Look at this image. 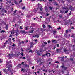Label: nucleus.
Returning a JSON list of instances; mask_svg holds the SVG:
<instances>
[{
    "label": "nucleus",
    "instance_id": "nucleus-1",
    "mask_svg": "<svg viewBox=\"0 0 75 75\" xmlns=\"http://www.w3.org/2000/svg\"><path fill=\"white\" fill-rule=\"evenodd\" d=\"M38 63L39 65H41L42 63V59H40L39 60H38Z\"/></svg>",
    "mask_w": 75,
    "mask_h": 75
},
{
    "label": "nucleus",
    "instance_id": "nucleus-2",
    "mask_svg": "<svg viewBox=\"0 0 75 75\" xmlns=\"http://www.w3.org/2000/svg\"><path fill=\"white\" fill-rule=\"evenodd\" d=\"M61 68H62L63 69L64 71H67V68H68L67 67L64 66H61L60 67Z\"/></svg>",
    "mask_w": 75,
    "mask_h": 75
},
{
    "label": "nucleus",
    "instance_id": "nucleus-3",
    "mask_svg": "<svg viewBox=\"0 0 75 75\" xmlns=\"http://www.w3.org/2000/svg\"><path fill=\"white\" fill-rule=\"evenodd\" d=\"M42 50H40L39 51H38L37 53L38 54V55H41V54H40V52H42Z\"/></svg>",
    "mask_w": 75,
    "mask_h": 75
},
{
    "label": "nucleus",
    "instance_id": "nucleus-4",
    "mask_svg": "<svg viewBox=\"0 0 75 75\" xmlns=\"http://www.w3.org/2000/svg\"><path fill=\"white\" fill-rule=\"evenodd\" d=\"M19 33V32H18V31L17 30H15V32L13 33V34H14V33H16V36H17V35L19 34V33Z\"/></svg>",
    "mask_w": 75,
    "mask_h": 75
},
{
    "label": "nucleus",
    "instance_id": "nucleus-5",
    "mask_svg": "<svg viewBox=\"0 0 75 75\" xmlns=\"http://www.w3.org/2000/svg\"><path fill=\"white\" fill-rule=\"evenodd\" d=\"M52 33H53L54 35H55L57 34V30H52Z\"/></svg>",
    "mask_w": 75,
    "mask_h": 75
},
{
    "label": "nucleus",
    "instance_id": "nucleus-6",
    "mask_svg": "<svg viewBox=\"0 0 75 75\" xmlns=\"http://www.w3.org/2000/svg\"><path fill=\"white\" fill-rule=\"evenodd\" d=\"M34 28H31L30 31H29V32L30 33H34Z\"/></svg>",
    "mask_w": 75,
    "mask_h": 75
},
{
    "label": "nucleus",
    "instance_id": "nucleus-7",
    "mask_svg": "<svg viewBox=\"0 0 75 75\" xmlns=\"http://www.w3.org/2000/svg\"><path fill=\"white\" fill-rule=\"evenodd\" d=\"M7 57H9V58H12V57H13V54H8Z\"/></svg>",
    "mask_w": 75,
    "mask_h": 75
},
{
    "label": "nucleus",
    "instance_id": "nucleus-8",
    "mask_svg": "<svg viewBox=\"0 0 75 75\" xmlns=\"http://www.w3.org/2000/svg\"><path fill=\"white\" fill-rule=\"evenodd\" d=\"M69 9L70 10H71L73 11V10H74V9H73V7L71 6H69Z\"/></svg>",
    "mask_w": 75,
    "mask_h": 75
},
{
    "label": "nucleus",
    "instance_id": "nucleus-9",
    "mask_svg": "<svg viewBox=\"0 0 75 75\" xmlns=\"http://www.w3.org/2000/svg\"><path fill=\"white\" fill-rule=\"evenodd\" d=\"M57 52L58 53V52H61V49H57L56 50Z\"/></svg>",
    "mask_w": 75,
    "mask_h": 75
},
{
    "label": "nucleus",
    "instance_id": "nucleus-10",
    "mask_svg": "<svg viewBox=\"0 0 75 75\" xmlns=\"http://www.w3.org/2000/svg\"><path fill=\"white\" fill-rule=\"evenodd\" d=\"M7 42H8V41L6 40V42H5L4 43V45L3 46L2 45V48H4V47H5V44H7Z\"/></svg>",
    "mask_w": 75,
    "mask_h": 75
},
{
    "label": "nucleus",
    "instance_id": "nucleus-11",
    "mask_svg": "<svg viewBox=\"0 0 75 75\" xmlns=\"http://www.w3.org/2000/svg\"><path fill=\"white\" fill-rule=\"evenodd\" d=\"M62 9H64V10H68V8L67 7H62Z\"/></svg>",
    "mask_w": 75,
    "mask_h": 75
},
{
    "label": "nucleus",
    "instance_id": "nucleus-12",
    "mask_svg": "<svg viewBox=\"0 0 75 75\" xmlns=\"http://www.w3.org/2000/svg\"><path fill=\"white\" fill-rule=\"evenodd\" d=\"M68 32V30H67L66 31V33H65L64 36H67V35H66V34H67Z\"/></svg>",
    "mask_w": 75,
    "mask_h": 75
},
{
    "label": "nucleus",
    "instance_id": "nucleus-13",
    "mask_svg": "<svg viewBox=\"0 0 75 75\" xmlns=\"http://www.w3.org/2000/svg\"><path fill=\"white\" fill-rule=\"evenodd\" d=\"M8 70L9 71V72H11V74H13V73L12 72V71L10 70V69H8Z\"/></svg>",
    "mask_w": 75,
    "mask_h": 75
},
{
    "label": "nucleus",
    "instance_id": "nucleus-14",
    "mask_svg": "<svg viewBox=\"0 0 75 75\" xmlns=\"http://www.w3.org/2000/svg\"><path fill=\"white\" fill-rule=\"evenodd\" d=\"M8 25H7L5 27V28L6 30H8Z\"/></svg>",
    "mask_w": 75,
    "mask_h": 75
},
{
    "label": "nucleus",
    "instance_id": "nucleus-15",
    "mask_svg": "<svg viewBox=\"0 0 75 75\" xmlns=\"http://www.w3.org/2000/svg\"><path fill=\"white\" fill-rule=\"evenodd\" d=\"M22 33H24L25 34H27V32H25V31L23 30L22 31Z\"/></svg>",
    "mask_w": 75,
    "mask_h": 75
},
{
    "label": "nucleus",
    "instance_id": "nucleus-16",
    "mask_svg": "<svg viewBox=\"0 0 75 75\" xmlns=\"http://www.w3.org/2000/svg\"><path fill=\"white\" fill-rule=\"evenodd\" d=\"M54 5H56V6H58V4L57 2H54Z\"/></svg>",
    "mask_w": 75,
    "mask_h": 75
},
{
    "label": "nucleus",
    "instance_id": "nucleus-17",
    "mask_svg": "<svg viewBox=\"0 0 75 75\" xmlns=\"http://www.w3.org/2000/svg\"><path fill=\"white\" fill-rule=\"evenodd\" d=\"M6 69H4L3 70V71L4 72H6Z\"/></svg>",
    "mask_w": 75,
    "mask_h": 75
},
{
    "label": "nucleus",
    "instance_id": "nucleus-18",
    "mask_svg": "<svg viewBox=\"0 0 75 75\" xmlns=\"http://www.w3.org/2000/svg\"><path fill=\"white\" fill-rule=\"evenodd\" d=\"M25 66L26 67H29V65H28L26 64H25Z\"/></svg>",
    "mask_w": 75,
    "mask_h": 75
},
{
    "label": "nucleus",
    "instance_id": "nucleus-19",
    "mask_svg": "<svg viewBox=\"0 0 75 75\" xmlns=\"http://www.w3.org/2000/svg\"><path fill=\"white\" fill-rule=\"evenodd\" d=\"M40 10L41 11H42V6L40 7Z\"/></svg>",
    "mask_w": 75,
    "mask_h": 75
},
{
    "label": "nucleus",
    "instance_id": "nucleus-20",
    "mask_svg": "<svg viewBox=\"0 0 75 75\" xmlns=\"http://www.w3.org/2000/svg\"><path fill=\"white\" fill-rule=\"evenodd\" d=\"M61 61L62 62H64V61H65V60H64V59L63 58H62L61 59Z\"/></svg>",
    "mask_w": 75,
    "mask_h": 75
},
{
    "label": "nucleus",
    "instance_id": "nucleus-21",
    "mask_svg": "<svg viewBox=\"0 0 75 75\" xmlns=\"http://www.w3.org/2000/svg\"><path fill=\"white\" fill-rule=\"evenodd\" d=\"M36 20L37 21H39V20H40V19H39L38 17H36Z\"/></svg>",
    "mask_w": 75,
    "mask_h": 75
},
{
    "label": "nucleus",
    "instance_id": "nucleus-22",
    "mask_svg": "<svg viewBox=\"0 0 75 75\" xmlns=\"http://www.w3.org/2000/svg\"><path fill=\"white\" fill-rule=\"evenodd\" d=\"M35 44L34 43H33V42H30V45H34Z\"/></svg>",
    "mask_w": 75,
    "mask_h": 75
},
{
    "label": "nucleus",
    "instance_id": "nucleus-23",
    "mask_svg": "<svg viewBox=\"0 0 75 75\" xmlns=\"http://www.w3.org/2000/svg\"><path fill=\"white\" fill-rule=\"evenodd\" d=\"M63 51L64 52H65L67 51L68 50H67L66 49H65L63 50Z\"/></svg>",
    "mask_w": 75,
    "mask_h": 75
},
{
    "label": "nucleus",
    "instance_id": "nucleus-24",
    "mask_svg": "<svg viewBox=\"0 0 75 75\" xmlns=\"http://www.w3.org/2000/svg\"><path fill=\"white\" fill-rule=\"evenodd\" d=\"M11 39L10 38H9L8 39V41H9V42H10V43H11Z\"/></svg>",
    "mask_w": 75,
    "mask_h": 75
},
{
    "label": "nucleus",
    "instance_id": "nucleus-25",
    "mask_svg": "<svg viewBox=\"0 0 75 75\" xmlns=\"http://www.w3.org/2000/svg\"><path fill=\"white\" fill-rule=\"evenodd\" d=\"M48 27H49V28H51L52 29V27H51V26H50V25H48Z\"/></svg>",
    "mask_w": 75,
    "mask_h": 75
},
{
    "label": "nucleus",
    "instance_id": "nucleus-26",
    "mask_svg": "<svg viewBox=\"0 0 75 75\" xmlns=\"http://www.w3.org/2000/svg\"><path fill=\"white\" fill-rule=\"evenodd\" d=\"M37 11H38V9H37V10H35L34 11V12H35V13H37Z\"/></svg>",
    "mask_w": 75,
    "mask_h": 75
},
{
    "label": "nucleus",
    "instance_id": "nucleus-27",
    "mask_svg": "<svg viewBox=\"0 0 75 75\" xmlns=\"http://www.w3.org/2000/svg\"><path fill=\"white\" fill-rule=\"evenodd\" d=\"M42 27L43 28H45V25L44 24H43L42 25Z\"/></svg>",
    "mask_w": 75,
    "mask_h": 75
},
{
    "label": "nucleus",
    "instance_id": "nucleus-28",
    "mask_svg": "<svg viewBox=\"0 0 75 75\" xmlns=\"http://www.w3.org/2000/svg\"><path fill=\"white\" fill-rule=\"evenodd\" d=\"M52 8L51 6H49V9H50V10H52Z\"/></svg>",
    "mask_w": 75,
    "mask_h": 75
},
{
    "label": "nucleus",
    "instance_id": "nucleus-29",
    "mask_svg": "<svg viewBox=\"0 0 75 75\" xmlns=\"http://www.w3.org/2000/svg\"><path fill=\"white\" fill-rule=\"evenodd\" d=\"M56 40H52V42H55V41Z\"/></svg>",
    "mask_w": 75,
    "mask_h": 75
},
{
    "label": "nucleus",
    "instance_id": "nucleus-30",
    "mask_svg": "<svg viewBox=\"0 0 75 75\" xmlns=\"http://www.w3.org/2000/svg\"><path fill=\"white\" fill-rule=\"evenodd\" d=\"M4 32H5V31L4 30H1V33H4Z\"/></svg>",
    "mask_w": 75,
    "mask_h": 75
},
{
    "label": "nucleus",
    "instance_id": "nucleus-31",
    "mask_svg": "<svg viewBox=\"0 0 75 75\" xmlns=\"http://www.w3.org/2000/svg\"><path fill=\"white\" fill-rule=\"evenodd\" d=\"M55 63H57V64H59V62L56 61L54 62Z\"/></svg>",
    "mask_w": 75,
    "mask_h": 75
},
{
    "label": "nucleus",
    "instance_id": "nucleus-32",
    "mask_svg": "<svg viewBox=\"0 0 75 75\" xmlns=\"http://www.w3.org/2000/svg\"><path fill=\"white\" fill-rule=\"evenodd\" d=\"M14 3H15V4H18V2L16 1H15L14 2Z\"/></svg>",
    "mask_w": 75,
    "mask_h": 75
},
{
    "label": "nucleus",
    "instance_id": "nucleus-33",
    "mask_svg": "<svg viewBox=\"0 0 75 75\" xmlns=\"http://www.w3.org/2000/svg\"><path fill=\"white\" fill-rule=\"evenodd\" d=\"M6 68H8V69H10V68L8 67V66H6Z\"/></svg>",
    "mask_w": 75,
    "mask_h": 75
},
{
    "label": "nucleus",
    "instance_id": "nucleus-34",
    "mask_svg": "<svg viewBox=\"0 0 75 75\" xmlns=\"http://www.w3.org/2000/svg\"><path fill=\"white\" fill-rule=\"evenodd\" d=\"M72 22H71V21H69V22H68V24L69 25H70V24H71V23Z\"/></svg>",
    "mask_w": 75,
    "mask_h": 75
},
{
    "label": "nucleus",
    "instance_id": "nucleus-35",
    "mask_svg": "<svg viewBox=\"0 0 75 75\" xmlns=\"http://www.w3.org/2000/svg\"><path fill=\"white\" fill-rule=\"evenodd\" d=\"M17 10H15V11H14V13H16V12H17Z\"/></svg>",
    "mask_w": 75,
    "mask_h": 75
},
{
    "label": "nucleus",
    "instance_id": "nucleus-36",
    "mask_svg": "<svg viewBox=\"0 0 75 75\" xmlns=\"http://www.w3.org/2000/svg\"><path fill=\"white\" fill-rule=\"evenodd\" d=\"M25 30H27L28 29V28H27V27H25Z\"/></svg>",
    "mask_w": 75,
    "mask_h": 75
},
{
    "label": "nucleus",
    "instance_id": "nucleus-37",
    "mask_svg": "<svg viewBox=\"0 0 75 75\" xmlns=\"http://www.w3.org/2000/svg\"><path fill=\"white\" fill-rule=\"evenodd\" d=\"M21 55H22V56H24V54H23V53H21Z\"/></svg>",
    "mask_w": 75,
    "mask_h": 75
},
{
    "label": "nucleus",
    "instance_id": "nucleus-38",
    "mask_svg": "<svg viewBox=\"0 0 75 75\" xmlns=\"http://www.w3.org/2000/svg\"><path fill=\"white\" fill-rule=\"evenodd\" d=\"M24 69L22 68L21 70V72H23V71H24Z\"/></svg>",
    "mask_w": 75,
    "mask_h": 75
},
{
    "label": "nucleus",
    "instance_id": "nucleus-39",
    "mask_svg": "<svg viewBox=\"0 0 75 75\" xmlns=\"http://www.w3.org/2000/svg\"><path fill=\"white\" fill-rule=\"evenodd\" d=\"M29 52H31V53H33V51L32 50H30L29 51Z\"/></svg>",
    "mask_w": 75,
    "mask_h": 75
},
{
    "label": "nucleus",
    "instance_id": "nucleus-40",
    "mask_svg": "<svg viewBox=\"0 0 75 75\" xmlns=\"http://www.w3.org/2000/svg\"><path fill=\"white\" fill-rule=\"evenodd\" d=\"M68 12V10H67L66 11H65V13H67Z\"/></svg>",
    "mask_w": 75,
    "mask_h": 75
},
{
    "label": "nucleus",
    "instance_id": "nucleus-41",
    "mask_svg": "<svg viewBox=\"0 0 75 75\" xmlns=\"http://www.w3.org/2000/svg\"><path fill=\"white\" fill-rule=\"evenodd\" d=\"M70 60L71 61H74V59L72 58H70Z\"/></svg>",
    "mask_w": 75,
    "mask_h": 75
},
{
    "label": "nucleus",
    "instance_id": "nucleus-42",
    "mask_svg": "<svg viewBox=\"0 0 75 75\" xmlns=\"http://www.w3.org/2000/svg\"><path fill=\"white\" fill-rule=\"evenodd\" d=\"M50 13L48 14V13H46V16H49V15H50Z\"/></svg>",
    "mask_w": 75,
    "mask_h": 75
},
{
    "label": "nucleus",
    "instance_id": "nucleus-43",
    "mask_svg": "<svg viewBox=\"0 0 75 75\" xmlns=\"http://www.w3.org/2000/svg\"><path fill=\"white\" fill-rule=\"evenodd\" d=\"M61 28L60 27H59L57 28V30H61Z\"/></svg>",
    "mask_w": 75,
    "mask_h": 75
},
{
    "label": "nucleus",
    "instance_id": "nucleus-44",
    "mask_svg": "<svg viewBox=\"0 0 75 75\" xmlns=\"http://www.w3.org/2000/svg\"><path fill=\"white\" fill-rule=\"evenodd\" d=\"M34 41H35V42H36V41H38V40H37V39H36V40L35 39L34 40Z\"/></svg>",
    "mask_w": 75,
    "mask_h": 75
},
{
    "label": "nucleus",
    "instance_id": "nucleus-45",
    "mask_svg": "<svg viewBox=\"0 0 75 75\" xmlns=\"http://www.w3.org/2000/svg\"><path fill=\"white\" fill-rule=\"evenodd\" d=\"M59 44H57V47H59Z\"/></svg>",
    "mask_w": 75,
    "mask_h": 75
},
{
    "label": "nucleus",
    "instance_id": "nucleus-46",
    "mask_svg": "<svg viewBox=\"0 0 75 75\" xmlns=\"http://www.w3.org/2000/svg\"><path fill=\"white\" fill-rule=\"evenodd\" d=\"M73 10H73V11H75V8L74 7H73Z\"/></svg>",
    "mask_w": 75,
    "mask_h": 75
},
{
    "label": "nucleus",
    "instance_id": "nucleus-47",
    "mask_svg": "<svg viewBox=\"0 0 75 75\" xmlns=\"http://www.w3.org/2000/svg\"><path fill=\"white\" fill-rule=\"evenodd\" d=\"M49 2H52V0H48Z\"/></svg>",
    "mask_w": 75,
    "mask_h": 75
},
{
    "label": "nucleus",
    "instance_id": "nucleus-48",
    "mask_svg": "<svg viewBox=\"0 0 75 75\" xmlns=\"http://www.w3.org/2000/svg\"><path fill=\"white\" fill-rule=\"evenodd\" d=\"M65 23H66V25H67V24H68V22H66Z\"/></svg>",
    "mask_w": 75,
    "mask_h": 75
},
{
    "label": "nucleus",
    "instance_id": "nucleus-49",
    "mask_svg": "<svg viewBox=\"0 0 75 75\" xmlns=\"http://www.w3.org/2000/svg\"><path fill=\"white\" fill-rule=\"evenodd\" d=\"M12 40L14 42L15 41L14 40V38H12Z\"/></svg>",
    "mask_w": 75,
    "mask_h": 75
},
{
    "label": "nucleus",
    "instance_id": "nucleus-50",
    "mask_svg": "<svg viewBox=\"0 0 75 75\" xmlns=\"http://www.w3.org/2000/svg\"><path fill=\"white\" fill-rule=\"evenodd\" d=\"M48 54H49L48 56H49V57H50V56H51V54H50V53H48Z\"/></svg>",
    "mask_w": 75,
    "mask_h": 75
},
{
    "label": "nucleus",
    "instance_id": "nucleus-51",
    "mask_svg": "<svg viewBox=\"0 0 75 75\" xmlns=\"http://www.w3.org/2000/svg\"><path fill=\"white\" fill-rule=\"evenodd\" d=\"M50 42H51V41L49 40L48 41V44H50Z\"/></svg>",
    "mask_w": 75,
    "mask_h": 75
},
{
    "label": "nucleus",
    "instance_id": "nucleus-52",
    "mask_svg": "<svg viewBox=\"0 0 75 75\" xmlns=\"http://www.w3.org/2000/svg\"><path fill=\"white\" fill-rule=\"evenodd\" d=\"M72 25V23H71L70 24V25L71 26Z\"/></svg>",
    "mask_w": 75,
    "mask_h": 75
},
{
    "label": "nucleus",
    "instance_id": "nucleus-53",
    "mask_svg": "<svg viewBox=\"0 0 75 75\" xmlns=\"http://www.w3.org/2000/svg\"><path fill=\"white\" fill-rule=\"evenodd\" d=\"M44 44L46 45L47 44V43L46 42H44Z\"/></svg>",
    "mask_w": 75,
    "mask_h": 75
},
{
    "label": "nucleus",
    "instance_id": "nucleus-54",
    "mask_svg": "<svg viewBox=\"0 0 75 75\" xmlns=\"http://www.w3.org/2000/svg\"><path fill=\"white\" fill-rule=\"evenodd\" d=\"M12 47H15V44H13V45H12Z\"/></svg>",
    "mask_w": 75,
    "mask_h": 75
},
{
    "label": "nucleus",
    "instance_id": "nucleus-55",
    "mask_svg": "<svg viewBox=\"0 0 75 75\" xmlns=\"http://www.w3.org/2000/svg\"><path fill=\"white\" fill-rule=\"evenodd\" d=\"M3 62V61L1 60H0V63H1Z\"/></svg>",
    "mask_w": 75,
    "mask_h": 75
},
{
    "label": "nucleus",
    "instance_id": "nucleus-56",
    "mask_svg": "<svg viewBox=\"0 0 75 75\" xmlns=\"http://www.w3.org/2000/svg\"><path fill=\"white\" fill-rule=\"evenodd\" d=\"M20 29H23V27H22V26H20Z\"/></svg>",
    "mask_w": 75,
    "mask_h": 75
},
{
    "label": "nucleus",
    "instance_id": "nucleus-57",
    "mask_svg": "<svg viewBox=\"0 0 75 75\" xmlns=\"http://www.w3.org/2000/svg\"><path fill=\"white\" fill-rule=\"evenodd\" d=\"M48 52H47L46 53V54H45L46 56H47V55H48Z\"/></svg>",
    "mask_w": 75,
    "mask_h": 75
},
{
    "label": "nucleus",
    "instance_id": "nucleus-58",
    "mask_svg": "<svg viewBox=\"0 0 75 75\" xmlns=\"http://www.w3.org/2000/svg\"><path fill=\"white\" fill-rule=\"evenodd\" d=\"M71 37H75V36L74 35H73L71 36Z\"/></svg>",
    "mask_w": 75,
    "mask_h": 75
},
{
    "label": "nucleus",
    "instance_id": "nucleus-59",
    "mask_svg": "<svg viewBox=\"0 0 75 75\" xmlns=\"http://www.w3.org/2000/svg\"><path fill=\"white\" fill-rule=\"evenodd\" d=\"M57 21L60 23H61V21H59V20H57Z\"/></svg>",
    "mask_w": 75,
    "mask_h": 75
},
{
    "label": "nucleus",
    "instance_id": "nucleus-60",
    "mask_svg": "<svg viewBox=\"0 0 75 75\" xmlns=\"http://www.w3.org/2000/svg\"><path fill=\"white\" fill-rule=\"evenodd\" d=\"M22 9H23V10H24V9H25V7H23V8H22Z\"/></svg>",
    "mask_w": 75,
    "mask_h": 75
},
{
    "label": "nucleus",
    "instance_id": "nucleus-61",
    "mask_svg": "<svg viewBox=\"0 0 75 75\" xmlns=\"http://www.w3.org/2000/svg\"><path fill=\"white\" fill-rule=\"evenodd\" d=\"M36 37H37L38 38L39 37V36L38 35H36Z\"/></svg>",
    "mask_w": 75,
    "mask_h": 75
},
{
    "label": "nucleus",
    "instance_id": "nucleus-62",
    "mask_svg": "<svg viewBox=\"0 0 75 75\" xmlns=\"http://www.w3.org/2000/svg\"><path fill=\"white\" fill-rule=\"evenodd\" d=\"M32 68L33 69H34V66H33L32 67Z\"/></svg>",
    "mask_w": 75,
    "mask_h": 75
},
{
    "label": "nucleus",
    "instance_id": "nucleus-63",
    "mask_svg": "<svg viewBox=\"0 0 75 75\" xmlns=\"http://www.w3.org/2000/svg\"><path fill=\"white\" fill-rule=\"evenodd\" d=\"M34 74L35 75H37V73H36V72H35Z\"/></svg>",
    "mask_w": 75,
    "mask_h": 75
},
{
    "label": "nucleus",
    "instance_id": "nucleus-64",
    "mask_svg": "<svg viewBox=\"0 0 75 75\" xmlns=\"http://www.w3.org/2000/svg\"><path fill=\"white\" fill-rule=\"evenodd\" d=\"M54 42L55 43H57V40L55 41Z\"/></svg>",
    "mask_w": 75,
    "mask_h": 75
}]
</instances>
